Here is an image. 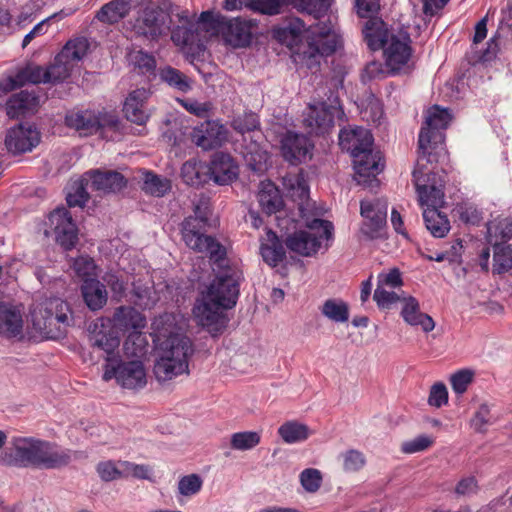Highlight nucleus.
<instances>
[{
    "label": "nucleus",
    "mask_w": 512,
    "mask_h": 512,
    "mask_svg": "<svg viewBox=\"0 0 512 512\" xmlns=\"http://www.w3.org/2000/svg\"><path fill=\"white\" fill-rule=\"evenodd\" d=\"M81 289L84 301L91 310H100L106 304L108 294L105 285L98 280L86 279Z\"/></svg>",
    "instance_id": "e433bc0d"
},
{
    "label": "nucleus",
    "mask_w": 512,
    "mask_h": 512,
    "mask_svg": "<svg viewBox=\"0 0 512 512\" xmlns=\"http://www.w3.org/2000/svg\"><path fill=\"white\" fill-rule=\"evenodd\" d=\"M363 34L371 50H383L385 65L391 72H400L411 67L413 49L408 32L388 30L381 19H372L365 23Z\"/></svg>",
    "instance_id": "7ed1b4c3"
},
{
    "label": "nucleus",
    "mask_w": 512,
    "mask_h": 512,
    "mask_svg": "<svg viewBox=\"0 0 512 512\" xmlns=\"http://www.w3.org/2000/svg\"><path fill=\"white\" fill-rule=\"evenodd\" d=\"M208 172L216 184L229 185L237 179L239 168L229 154L219 152L213 155Z\"/></svg>",
    "instance_id": "bb28decb"
},
{
    "label": "nucleus",
    "mask_w": 512,
    "mask_h": 512,
    "mask_svg": "<svg viewBox=\"0 0 512 512\" xmlns=\"http://www.w3.org/2000/svg\"><path fill=\"white\" fill-rule=\"evenodd\" d=\"M171 19L169 14L157 5L149 3L138 12L133 23L136 34L157 40L170 30Z\"/></svg>",
    "instance_id": "4468645a"
},
{
    "label": "nucleus",
    "mask_w": 512,
    "mask_h": 512,
    "mask_svg": "<svg viewBox=\"0 0 512 512\" xmlns=\"http://www.w3.org/2000/svg\"><path fill=\"white\" fill-rule=\"evenodd\" d=\"M142 190L153 197H163L172 188L171 181L151 171H141Z\"/></svg>",
    "instance_id": "ea45409f"
},
{
    "label": "nucleus",
    "mask_w": 512,
    "mask_h": 512,
    "mask_svg": "<svg viewBox=\"0 0 512 512\" xmlns=\"http://www.w3.org/2000/svg\"><path fill=\"white\" fill-rule=\"evenodd\" d=\"M401 316L410 326L420 327L428 333L435 328V322L428 314L421 312L419 301L413 296H403Z\"/></svg>",
    "instance_id": "7c9ffc66"
},
{
    "label": "nucleus",
    "mask_w": 512,
    "mask_h": 512,
    "mask_svg": "<svg viewBox=\"0 0 512 512\" xmlns=\"http://www.w3.org/2000/svg\"><path fill=\"white\" fill-rule=\"evenodd\" d=\"M512 236V218L498 217L487 224V241L492 246L501 245Z\"/></svg>",
    "instance_id": "a19ab883"
},
{
    "label": "nucleus",
    "mask_w": 512,
    "mask_h": 512,
    "mask_svg": "<svg viewBox=\"0 0 512 512\" xmlns=\"http://www.w3.org/2000/svg\"><path fill=\"white\" fill-rule=\"evenodd\" d=\"M90 189L99 194L115 193L126 185L124 176L116 171L93 170L86 173Z\"/></svg>",
    "instance_id": "c756f323"
},
{
    "label": "nucleus",
    "mask_w": 512,
    "mask_h": 512,
    "mask_svg": "<svg viewBox=\"0 0 512 512\" xmlns=\"http://www.w3.org/2000/svg\"><path fill=\"white\" fill-rule=\"evenodd\" d=\"M448 403V390L444 383L437 382L430 388L428 404L440 408Z\"/></svg>",
    "instance_id": "774afa93"
},
{
    "label": "nucleus",
    "mask_w": 512,
    "mask_h": 512,
    "mask_svg": "<svg viewBox=\"0 0 512 512\" xmlns=\"http://www.w3.org/2000/svg\"><path fill=\"white\" fill-rule=\"evenodd\" d=\"M89 43L86 38H76L70 40L59 53V60H67L70 64H74L82 60L87 54Z\"/></svg>",
    "instance_id": "09e8293b"
},
{
    "label": "nucleus",
    "mask_w": 512,
    "mask_h": 512,
    "mask_svg": "<svg viewBox=\"0 0 512 512\" xmlns=\"http://www.w3.org/2000/svg\"><path fill=\"white\" fill-rule=\"evenodd\" d=\"M404 293L398 294L388 287H376L373 299L380 309H390L395 303L402 301Z\"/></svg>",
    "instance_id": "bf43d9fd"
},
{
    "label": "nucleus",
    "mask_w": 512,
    "mask_h": 512,
    "mask_svg": "<svg viewBox=\"0 0 512 512\" xmlns=\"http://www.w3.org/2000/svg\"><path fill=\"white\" fill-rule=\"evenodd\" d=\"M68 304L57 297H39L29 310L27 334L34 340L53 336L59 324L68 322Z\"/></svg>",
    "instance_id": "423d86ee"
},
{
    "label": "nucleus",
    "mask_w": 512,
    "mask_h": 512,
    "mask_svg": "<svg viewBox=\"0 0 512 512\" xmlns=\"http://www.w3.org/2000/svg\"><path fill=\"white\" fill-rule=\"evenodd\" d=\"M72 64L67 60H59V54L55 57L54 63L46 67L48 83H57L65 80L70 75Z\"/></svg>",
    "instance_id": "13d9d810"
},
{
    "label": "nucleus",
    "mask_w": 512,
    "mask_h": 512,
    "mask_svg": "<svg viewBox=\"0 0 512 512\" xmlns=\"http://www.w3.org/2000/svg\"><path fill=\"white\" fill-rule=\"evenodd\" d=\"M278 435L285 443L295 444L306 441L312 435V431L306 424L290 420L280 425Z\"/></svg>",
    "instance_id": "4c0bfd02"
},
{
    "label": "nucleus",
    "mask_w": 512,
    "mask_h": 512,
    "mask_svg": "<svg viewBox=\"0 0 512 512\" xmlns=\"http://www.w3.org/2000/svg\"><path fill=\"white\" fill-rule=\"evenodd\" d=\"M495 422L490 406L487 403L481 404L473 417L471 418L470 425L478 433H484L487 431L488 426Z\"/></svg>",
    "instance_id": "4d7b16f0"
},
{
    "label": "nucleus",
    "mask_w": 512,
    "mask_h": 512,
    "mask_svg": "<svg viewBox=\"0 0 512 512\" xmlns=\"http://www.w3.org/2000/svg\"><path fill=\"white\" fill-rule=\"evenodd\" d=\"M209 260L216 277L201 294L205 296V299L231 309L236 305L239 297V285L243 280L242 269L238 263L231 262L227 257L225 247L223 261Z\"/></svg>",
    "instance_id": "39448f33"
},
{
    "label": "nucleus",
    "mask_w": 512,
    "mask_h": 512,
    "mask_svg": "<svg viewBox=\"0 0 512 512\" xmlns=\"http://www.w3.org/2000/svg\"><path fill=\"white\" fill-rule=\"evenodd\" d=\"M193 141L204 150L221 146L227 140V130L217 121H206L195 127Z\"/></svg>",
    "instance_id": "a878e982"
},
{
    "label": "nucleus",
    "mask_w": 512,
    "mask_h": 512,
    "mask_svg": "<svg viewBox=\"0 0 512 512\" xmlns=\"http://www.w3.org/2000/svg\"><path fill=\"white\" fill-rule=\"evenodd\" d=\"M24 333L23 308L19 305L0 301V337L22 339Z\"/></svg>",
    "instance_id": "b1692460"
},
{
    "label": "nucleus",
    "mask_w": 512,
    "mask_h": 512,
    "mask_svg": "<svg viewBox=\"0 0 512 512\" xmlns=\"http://www.w3.org/2000/svg\"><path fill=\"white\" fill-rule=\"evenodd\" d=\"M19 78L23 81V85L27 83H48L46 68L37 65H29L24 69L20 70Z\"/></svg>",
    "instance_id": "0e129e2a"
},
{
    "label": "nucleus",
    "mask_w": 512,
    "mask_h": 512,
    "mask_svg": "<svg viewBox=\"0 0 512 512\" xmlns=\"http://www.w3.org/2000/svg\"><path fill=\"white\" fill-rule=\"evenodd\" d=\"M425 158H419L413 171V181L419 205L424 209H440L444 205V183L442 176L428 168Z\"/></svg>",
    "instance_id": "9d476101"
},
{
    "label": "nucleus",
    "mask_w": 512,
    "mask_h": 512,
    "mask_svg": "<svg viewBox=\"0 0 512 512\" xmlns=\"http://www.w3.org/2000/svg\"><path fill=\"white\" fill-rule=\"evenodd\" d=\"M423 218L426 228L434 237L442 238L450 230L449 220L439 209H424Z\"/></svg>",
    "instance_id": "37998d69"
},
{
    "label": "nucleus",
    "mask_w": 512,
    "mask_h": 512,
    "mask_svg": "<svg viewBox=\"0 0 512 512\" xmlns=\"http://www.w3.org/2000/svg\"><path fill=\"white\" fill-rule=\"evenodd\" d=\"M65 123L68 127L75 129L81 135L92 134L105 125V121L90 110L71 111L67 113Z\"/></svg>",
    "instance_id": "2f4dec72"
},
{
    "label": "nucleus",
    "mask_w": 512,
    "mask_h": 512,
    "mask_svg": "<svg viewBox=\"0 0 512 512\" xmlns=\"http://www.w3.org/2000/svg\"><path fill=\"white\" fill-rule=\"evenodd\" d=\"M343 111L335 99L330 104L319 102L309 104L305 113L303 123L310 134L324 135L334 127L335 118H339Z\"/></svg>",
    "instance_id": "2eb2a0df"
},
{
    "label": "nucleus",
    "mask_w": 512,
    "mask_h": 512,
    "mask_svg": "<svg viewBox=\"0 0 512 512\" xmlns=\"http://www.w3.org/2000/svg\"><path fill=\"white\" fill-rule=\"evenodd\" d=\"M313 144L301 134L287 132L281 140L283 157L292 164H298L311 159Z\"/></svg>",
    "instance_id": "393cba45"
},
{
    "label": "nucleus",
    "mask_w": 512,
    "mask_h": 512,
    "mask_svg": "<svg viewBox=\"0 0 512 512\" xmlns=\"http://www.w3.org/2000/svg\"><path fill=\"white\" fill-rule=\"evenodd\" d=\"M355 179L358 184L370 185L376 176L383 170L384 163L379 151L373 149L356 152L353 156Z\"/></svg>",
    "instance_id": "4be33fe9"
},
{
    "label": "nucleus",
    "mask_w": 512,
    "mask_h": 512,
    "mask_svg": "<svg viewBox=\"0 0 512 512\" xmlns=\"http://www.w3.org/2000/svg\"><path fill=\"white\" fill-rule=\"evenodd\" d=\"M435 443V438L431 435L421 434L413 439L404 441L400 450L404 454H415L428 450Z\"/></svg>",
    "instance_id": "6e6d98bb"
},
{
    "label": "nucleus",
    "mask_w": 512,
    "mask_h": 512,
    "mask_svg": "<svg viewBox=\"0 0 512 512\" xmlns=\"http://www.w3.org/2000/svg\"><path fill=\"white\" fill-rule=\"evenodd\" d=\"M132 0H111L97 12V19L113 24L123 19L130 11Z\"/></svg>",
    "instance_id": "58836bf2"
},
{
    "label": "nucleus",
    "mask_w": 512,
    "mask_h": 512,
    "mask_svg": "<svg viewBox=\"0 0 512 512\" xmlns=\"http://www.w3.org/2000/svg\"><path fill=\"white\" fill-rule=\"evenodd\" d=\"M322 315L335 323H345L349 319V305L342 299H327L320 307Z\"/></svg>",
    "instance_id": "c03bdc74"
},
{
    "label": "nucleus",
    "mask_w": 512,
    "mask_h": 512,
    "mask_svg": "<svg viewBox=\"0 0 512 512\" xmlns=\"http://www.w3.org/2000/svg\"><path fill=\"white\" fill-rule=\"evenodd\" d=\"M283 186L294 200L304 202L309 196V186L303 173H289L283 177Z\"/></svg>",
    "instance_id": "79ce46f5"
},
{
    "label": "nucleus",
    "mask_w": 512,
    "mask_h": 512,
    "mask_svg": "<svg viewBox=\"0 0 512 512\" xmlns=\"http://www.w3.org/2000/svg\"><path fill=\"white\" fill-rule=\"evenodd\" d=\"M339 145L353 156L356 152L372 149L373 136L368 129L362 127L344 129L339 134Z\"/></svg>",
    "instance_id": "c85d7f7f"
},
{
    "label": "nucleus",
    "mask_w": 512,
    "mask_h": 512,
    "mask_svg": "<svg viewBox=\"0 0 512 512\" xmlns=\"http://www.w3.org/2000/svg\"><path fill=\"white\" fill-rule=\"evenodd\" d=\"M159 75L162 81L181 92H188L192 88L191 79L173 67L161 69Z\"/></svg>",
    "instance_id": "3c124183"
},
{
    "label": "nucleus",
    "mask_w": 512,
    "mask_h": 512,
    "mask_svg": "<svg viewBox=\"0 0 512 512\" xmlns=\"http://www.w3.org/2000/svg\"><path fill=\"white\" fill-rule=\"evenodd\" d=\"M209 166L201 161L192 159L186 161L181 168V176L185 183L191 186H198L205 182Z\"/></svg>",
    "instance_id": "a18cd8bd"
},
{
    "label": "nucleus",
    "mask_w": 512,
    "mask_h": 512,
    "mask_svg": "<svg viewBox=\"0 0 512 512\" xmlns=\"http://www.w3.org/2000/svg\"><path fill=\"white\" fill-rule=\"evenodd\" d=\"M148 346L147 336L138 330L129 333L124 341L123 350L127 356L140 358L147 353Z\"/></svg>",
    "instance_id": "8fccbe9b"
},
{
    "label": "nucleus",
    "mask_w": 512,
    "mask_h": 512,
    "mask_svg": "<svg viewBox=\"0 0 512 512\" xmlns=\"http://www.w3.org/2000/svg\"><path fill=\"white\" fill-rule=\"evenodd\" d=\"M333 224L324 219L306 220L305 227L287 236V248L300 256L312 257L328 250L333 241Z\"/></svg>",
    "instance_id": "6e6552de"
},
{
    "label": "nucleus",
    "mask_w": 512,
    "mask_h": 512,
    "mask_svg": "<svg viewBox=\"0 0 512 512\" xmlns=\"http://www.w3.org/2000/svg\"><path fill=\"white\" fill-rule=\"evenodd\" d=\"M210 208L207 200L195 205L194 216L187 217L181 226V235L187 247L198 253L206 254L209 259L222 260L224 246L214 237L207 235L204 226L208 221Z\"/></svg>",
    "instance_id": "0eeeda50"
},
{
    "label": "nucleus",
    "mask_w": 512,
    "mask_h": 512,
    "mask_svg": "<svg viewBox=\"0 0 512 512\" xmlns=\"http://www.w3.org/2000/svg\"><path fill=\"white\" fill-rule=\"evenodd\" d=\"M257 26V21L245 18H223L218 23V33L224 42L234 48L249 45L252 38V30Z\"/></svg>",
    "instance_id": "aec40b11"
},
{
    "label": "nucleus",
    "mask_w": 512,
    "mask_h": 512,
    "mask_svg": "<svg viewBox=\"0 0 512 512\" xmlns=\"http://www.w3.org/2000/svg\"><path fill=\"white\" fill-rule=\"evenodd\" d=\"M261 442V432L239 431L231 434L230 447L235 451H250L256 448Z\"/></svg>",
    "instance_id": "de8ad7c7"
},
{
    "label": "nucleus",
    "mask_w": 512,
    "mask_h": 512,
    "mask_svg": "<svg viewBox=\"0 0 512 512\" xmlns=\"http://www.w3.org/2000/svg\"><path fill=\"white\" fill-rule=\"evenodd\" d=\"M212 14L210 12L201 13L197 23H191L188 26H178L173 30L172 41L187 54L198 55L204 51V44L200 35V25L207 22Z\"/></svg>",
    "instance_id": "412c9836"
},
{
    "label": "nucleus",
    "mask_w": 512,
    "mask_h": 512,
    "mask_svg": "<svg viewBox=\"0 0 512 512\" xmlns=\"http://www.w3.org/2000/svg\"><path fill=\"white\" fill-rule=\"evenodd\" d=\"M232 127L243 136L247 133H253L251 136V144L246 147L244 154L245 160L249 167L255 172H263L267 168L268 153L259 144L261 133L258 130L259 120L254 113H245L234 118Z\"/></svg>",
    "instance_id": "9b49d317"
},
{
    "label": "nucleus",
    "mask_w": 512,
    "mask_h": 512,
    "mask_svg": "<svg viewBox=\"0 0 512 512\" xmlns=\"http://www.w3.org/2000/svg\"><path fill=\"white\" fill-rule=\"evenodd\" d=\"M452 120L448 109L438 105L430 107L425 113V122L419 133V158H425V162L432 163V153L444 151V130Z\"/></svg>",
    "instance_id": "1a4fd4ad"
},
{
    "label": "nucleus",
    "mask_w": 512,
    "mask_h": 512,
    "mask_svg": "<svg viewBox=\"0 0 512 512\" xmlns=\"http://www.w3.org/2000/svg\"><path fill=\"white\" fill-rule=\"evenodd\" d=\"M493 255V271L501 274L512 269V246L496 245Z\"/></svg>",
    "instance_id": "864d4df0"
},
{
    "label": "nucleus",
    "mask_w": 512,
    "mask_h": 512,
    "mask_svg": "<svg viewBox=\"0 0 512 512\" xmlns=\"http://www.w3.org/2000/svg\"><path fill=\"white\" fill-rule=\"evenodd\" d=\"M275 37L290 49H295L305 40L307 50H303L302 53L309 57L318 54L329 55L342 44L337 25L330 19L328 23L318 22L307 28L303 20L294 18L285 27L277 29Z\"/></svg>",
    "instance_id": "f03ea898"
},
{
    "label": "nucleus",
    "mask_w": 512,
    "mask_h": 512,
    "mask_svg": "<svg viewBox=\"0 0 512 512\" xmlns=\"http://www.w3.org/2000/svg\"><path fill=\"white\" fill-rule=\"evenodd\" d=\"M72 268L75 274L85 281L96 275V265L92 258L80 256L73 260Z\"/></svg>",
    "instance_id": "69168bd1"
},
{
    "label": "nucleus",
    "mask_w": 512,
    "mask_h": 512,
    "mask_svg": "<svg viewBox=\"0 0 512 512\" xmlns=\"http://www.w3.org/2000/svg\"><path fill=\"white\" fill-rule=\"evenodd\" d=\"M39 104L38 98L28 91L11 96L6 103V113L10 118H17L34 113Z\"/></svg>",
    "instance_id": "f704fd0d"
},
{
    "label": "nucleus",
    "mask_w": 512,
    "mask_h": 512,
    "mask_svg": "<svg viewBox=\"0 0 512 512\" xmlns=\"http://www.w3.org/2000/svg\"><path fill=\"white\" fill-rule=\"evenodd\" d=\"M103 370V380L115 379L124 389L139 390L147 384V372L140 360L120 362L117 359V362L105 363Z\"/></svg>",
    "instance_id": "ddd939ff"
},
{
    "label": "nucleus",
    "mask_w": 512,
    "mask_h": 512,
    "mask_svg": "<svg viewBox=\"0 0 512 512\" xmlns=\"http://www.w3.org/2000/svg\"><path fill=\"white\" fill-rule=\"evenodd\" d=\"M285 4H292L316 19L322 17L329 9V0H250L249 8L261 14L276 15Z\"/></svg>",
    "instance_id": "dca6fc26"
},
{
    "label": "nucleus",
    "mask_w": 512,
    "mask_h": 512,
    "mask_svg": "<svg viewBox=\"0 0 512 512\" xmlns=\"http://www.w3.org/2000/svg\"><path fill=\"white\" fill-rule=\"evenodd\" d=\"M182 320L179 315L164 313L152 324L157 341L154 374L158 381H169L189 373V359L194 347L182 331Z\"/></svg>",
    "instance_id": "f257e3e1"
},
{
    "label": "nucleus",
    "mask_w": 512,
    "mask_h": 512,
    "mask_svg": "<svg viewBox=\"0 0 512 512\" xmlns=\"http://www.w3.org/2000/svg\"><path fill=\"white\" fill-rule=\"evenodd\" d=\"M388 204L385 200H363L360 214L363 218L361 232L370 239L384 236L387 226Z\"/></svg>",
    "instance_id": "f3484780"
},
{
    "label": "nucleus",
    "mask_w": 512,
    "mask_h": 512,
    "mask_svg": "<svg viewBox=\"0 0 512 512\" xmlns=\"http://www.w3.org/2000/svg\"><path fill=\"white\" fill-rule=\"evenodd\" d=\"M342 468L347 473H353L361 470L366 464L365 455L356 449H349L340 454Z\"/></svg>",
    "instance_id": "5fc2aeb1"
},
{
    "label": "nucleus",
    "mask_w": 512,
    "mask_h": 512,
    "mask_svg": "<svg viewBox=\"0 0 512 512\" xmlns=\"http://www.w3.org/2000/svg\"><path fill=\"white\" fill-rule=\"evenodd\" d=\"M40 142V132L31 124H19L8 130L5 145L8 151L19 154L31 151Z\"/></svg>",
    "instance_id": "5701e85b"
},
{
    "label": "nucleus",
    "mask_w": 512,
    "mask_h": 512,
    "mask_svg": "<svg viewBox=\"0 0 512 512\" xmlns=\"http://www.w3.org/2000/svg\"><path fill=\"white\" fill-rule=\"evenodd\" d=\"M116 329L119 330H142L146 326L145 317L133 307L121 306L116 309L112 318Z\"/></svg>",
    "instance_id": "c9c22d12"
},
{
    "label": "nucleus",
    "mask_w": 512,
    "mask_h": 512,
    "mask_svg": "<svg viewBox=\"0 0 512 512\" xmlns=\"http://www.w3.org/2000/svg\"><path fill=\"white\" fill-rule=\"evenodd\" d=\"M257 199L262 211L267 215L279 212L284 206L279 189L270 180L260 182Z\"/></svg>",
    "instance_id": "473e14b6"
},
{
    "label": "nucleus",
    "mask_w": 512,
    "mask_h": 512,
    "mask_svg": "<svg viewBox=\"0 0 512 512\" xmlns=\"http://www.w3.org/2000/svg\"><path fill=\"white\" fill-rule=\"evenodd\" d=\"M88 340L93 348L104 352L105 363H114L119 359L121 343L118 329L110 318L96 319L88 329Z\"/></svg>",
    "instance_id": "f8f14e48"
},
{
    "label": "nucleus",
    "mask_w": 512,
    "mask_h": 512,
    "mask_svg": "<svg viewBox=\"0 0 512 512\" xmlns=\"http://www.w3.org/2000/svg\"><path fill=\"white\" fill-rule=\"evenodd\" d=\"M303 489L309 493L317 492L322 484V473L316 468H306L299 475Z\"/></svg>",
    "instance_id": "052dcab7"
},
{
    "label": "nucleus",
    "mask_w": 512,
    "mask_h": 512,
    "mask_svg": "<svg viewBox=\"0 0 512 512\" xmlns=\"http://www.w3.org/2000/svg\"><path fill=\"white\" fill-rule=\"evenodd\" d=\"M47 226L50 231L46 230L45 234H54L56 242L64 249L69 250L75 246L78 240V228L66 208H56L51 212Z\"/></svg>",
    "instance_id": "a211bd4d"
},
{
    "label": "nucleus",
    "mask_w": 512,
    "mask_h": 512,
    "mask_svg": "<svg viewBox=\"0 0 512 512\" xmlns=\"http://www.w3.org/2000/svg\"><path fill=\"white\" fill-rule=\"evenodd\" d=\"M150 97V91L145 88H138L131 91L125 99L123 112L127 120L143 125L149 119L146 102Z\"/></svg>",
    "instance_id": "cd10ccee"
},
{
    "label": "nucleus",
    "mask_w": 512,
    "mask_h": 512,
    "mask_svg": "<svg viewBox=\"0 0 512 512\" xmlns=\"http://www.w3.org/2000/svg\"><path fill=\"white\" fill-rule=\"evenodd\" d=\"M226 309L212 300L205 299V296L201 294L193 307V316L199 325L211 335L216 336L226 328L228 322L224 313Z\"/></svg>",
    "instance_id": "6ab92c4d"
},
{
    "label": "nucleus",
    "mask_w": 512,
    "mask_h": 512,
    "mask_svg": "<svg viewBox=\"0 0 512 512\" xmlns=\"http://www.w3.org/2000/svg\"><path fill=\"white\" fill-rule=\"evenodd\" d=\"M88 189H90V182L85 173L80 179L70 184L66 196L68 205L70 207L84 206L89 199Z\"/></svg>",
    "instance_id": "49530a36"
},
{
    "label": "nucleus",
    "mask_w": 512,
    "mask_h": 512,
    "mask_svg": "<svg viewBox=\"0 0 512 512\" xmlns=\"http://www.w3.org/2000/svg\"><path fill=\"white\" fill-rule=\"evenodd\" d=\"M403 285L402 275L398 268L383 271L377 276V287L389 289L400 288Z\"/></svg>",
    "instance_id": "338daca9"
},
{
    "label": "nucleus",
    "mask_w": 512,
    "mask_h": 512,
    "mask_svg": "<svg viewBox=\"0 0 512 512\" xmlns=\"http://www.w3.org/2000/svg\"><path fill=\"white\" fill-rule=\"evenodd\" d=\"M260 253L264 262L271 267L278 266L286 257L282 242L272 230H267L265 237L261 240Z\"/></svg>",
    "instance_id": "72a5a7b5"
},
{
    "label": "nucleus",
    "mask_w": 512,
    "mask_h": 512,
    "mask_svg": "<svg viewBox=\"0 0 512 512\" xmlns=\"http://www.w3.org/2000/svg\"><path fill=\"white\" fill-rule=\"evenodd\" d=\"M122 461L113 462L111 460L98 463L96 471L103 481H113L123 478Z\"/></svg>",
    "instance_id": "e2e57ef3"
},
{
    "label": "nucleus",
    "mask_w": 512,
    "mask_h": 512,
    "mask_svg": "<svg viewBox=\"0 0 512 512\" xmlns=\"http://www.w3.org/2000/svg\"><path fill=\"white\" fill-rule=\"evenodd\" d=\"M474 379V372L469 369H462L453 373L450 378V384L454 393L464 394Z\"/></svg>",
    "instance_id": "680f3d73"
},
{
    "label": "nucleus",
    "mask_w": 512,
    "mask_h": 512,
    "mask_svg": "<svg viewBox=\"0 0 512 512\" xmlns=\"http://www.w3.org/2000/svg\"><path fill=\"white\" fill-rule=\"evenodd\" d=\"M68 451L55 444L34 437H15L12 448L0 454V464L5 466L57 469L70 462Z\"/></svg>",
    "instance_id": "20e7f679"
},
{
    "label": "nucleus",
    "mask_w": 512,
    "mask_h": 512,
    "mask_svg": "<svg viewBox=\"0 0 512 512\" xmlns=\"http://www.w3.org/2000/svg\"><path fill=\"white\" fill-rule=\"evenodd\" d=\"M203 487V478L196 474L181 476L177 483V494L181 497L191 498L197 495Z\"/></svg>",
    "instance_id": "603ef678"
}]
</instances>
